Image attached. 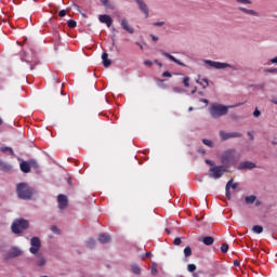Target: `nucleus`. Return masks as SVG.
Segmentation results:
<instances>
[{"instance_id": "obj_1", "label": "nucleus", "mask_w": 277, "mask_h": 277, "mask_svg": "<svg viewBox=\"0 0 277 277\" xmlns=\"http://www.w3.org/2000/svg\"><path fill=\"white\" fill-rule=\"evenodd\" d=\"M16 194L21 200H31L34 194H36V189L30 187L27 183H19L16 186Z\"/></svg>"}, {"instance_id": "obj_20", "label": "nucleus", "mask_w": 277, "mask_h": 277, "mask_svg": "<svg viewBox=\"0 0 277 277\" xmlns=\"http://www.w3.org/2000/svg\"><path fill=\"white\" fill-rule=\"evenodd\" d=\"M238 10L240 12H243V14H249L250 16H259V12L250 9H246L243 6H239Z\"/></svg>"}, {"instance_id": "obj_55", "label": "nucleus", "mask_w": 277, "mask_h": 277, "mask_svg": "<svg viewBox=\"0 0 277 277\" xmlns=\"http://www.w3.org/2000/svg\"><path fill=\"white\" fill-rule=\"evenodd\" d=\"M155 64H158L160 68L163 67V64L159 63V61H157V60L155 61Z\"/></svg>"}, {"instance_id": "obj_45", "label": "nucleus", "mask_w": 277, "mask_h": 277, "mask_svg": "<svg viewBox=\"0 0 277 277\" xmlns=\"http://www.w3.org/2000/svg\"><path fill=\"white\" fill-rule=\"evenodd\" d=\"M253 116H254L255 118H259V116H261V110L255 109V110L253 111Z\"/></svg>"}, {"instance_id": "obj_32", "label": "nucleus", "mask_w": 277, "mask_h": 277, "mask_svg": "<svg viewBox=\"0 0 277 277\" xmlns=\"http://www.w3.org/2000/svg\"><path fill=\"white\" fill-rule=\"evenodd\" d=\"M202 144H205V146H209V148H213V142L210 140L203 138Z\"/></svg>"}, {"instance_id": "obj_36", "label": "nucleus", "mask_w": 277, "mask_h": 277, "mask_svg": "<svg viewBox=\"0 0 277 277\" xmlns=\"http://www.w3.org/2000/svg\"><path fill=\"white\" fill-rule=\"evenodd\" d=\"M196 269V264H188L187 265V271L190 273H194V271Z\"/></svg>"}, {"instance_id": "obj_53", "label": "nucleus", "mask_w": 277, "mask_h": 277, "mask_svg": "<svg viewBox=\"0 0 277 277\" xmlns=\"http://www.w3.org/2000/svg\"><path fill=\"white\" fill-rule=\"evenodd\" d=\"M272 64H277V56L271 60Z\"/></svg>"}, {"instance_id": "obj_15", "label": "nucleus", "mask_w": 277, "mask_h": 277, "mask_svg": "<svg viewBox=\"0 0 277 277\" xmlns=\"http://www.w3.org/2000/svg\"><path fill=\"white\" fill-rule=\"evenodd\" d=\"M21 254H23V251H21V249L13 247L10 251H9V258L10 259H16V256H21Z\"/></svg>"}, {"instance_id": "obj_58", "label": "nucleus", "mask_w": 277, "mask_h": 277, "mask_svg": "<svg viewBox=\"0 0 277 277\" xmlns=\"http://www.w3.org/2000/svg\"><path fill=\"white\" fill-rule=\"evenodd\" d=\"M201 103H205L206 105H209V100H201Z\"/></svg>"}, {"instance_id": "obj_41", "label": "nucleus", "mask_w": 277, "mask_h": 277, "mask_svg": "<svg viewBox=\"0 0 277 277\" xmlns=\"http://www.w3.org/2000/svg\"><path fill=\"white\" fill-rule=\"evenodd\" d=\"M52 233H55L56 235H60V228H57V226H52L51 228Z\"/></svg>"}, {"instance_id": "obj_19", "label": "nucleus", "mask_w": 277, "mask_h": 277, "mask_svg": "<svg viewBox=\"0 0 277 277\" xmlns=\"http://www.w3.org/2000/svg\"><path fill=\"white\" fill-rule=\"evenodd\" d=\"M97 239L100 243H109V241H111V236L107 234H100Z\"/></svg>"}, {"instance_id": "obj_49", "label": "nucleus", "mask_w": 277, "mask_h": 277, "mask_svg": "<svg viewBox=\"0 0 277 277\" xmlns=\"http://www.w3.org/2000/svg\"><path fill=\"white\" fill-rule=\"evenodd\" d=\"M230 187H232V189H237V187H239V184H237V183H232L230 184Z\"/></svg>"}, {"instance_id": "obj_11", "label": "nucleus", "mask_w": 277, "mask_h": 277, "mask_svg": "<svg viewBox=\"0 0 277 277\" xmlns=\"http://www.w3.org/2000/svg\"><path fill=\"white\" fill-rule=\"evenodd\" d=\"M136 4L138 5V10L145 14V18H148V5H146V2L144 0H135Z\"/></svg>"}, {"instance_id": "obj_5", "label": "nucleus", "mask_w": 277, "mask_h": 277, "mask_svg": "<svg viewBox=\"0 0 277 277\" xmlns=\"http://www.w3.org/2000/svg\"><path fill=\"white\" fill-rule=\"evenodd\" d=\"M225 172H226V168L224 166L212 167L209 170V176L210 179H222Z\"/></svg>"}, {"instance_id": "obj_28", "label": "nucleus", "mask_w": 277, "mask_h": 277, "mask_svg": "<svg viewBox=\"0 0 277 277\" xmlns=\"http://www.w3.org/2000/svg\"><path fill=\"white\" fill-rule=\"evenodd\" d=\"M0 150L1 153H10V155L14 157V149H12V147H1Z\"/></svg>"}, {"instance_id": "obj_54", "label": "nucleus", "mask_w": 277, "mask_h": 277, "mask_svg": "<svg viewBox=\"0 0 277 277\" xmlns=\"http://www.w3.org/2000/svg\"><path fill=\"white\" fill-rule=\"evenodd\" d=\"M248 135H249L250 140H254V135H252V132H248Z\"/></svg>"}, {"instance_id": "obj_63", "label": "nucleus", "mask_w": 277, "mask_h": 277, "mask_svg": "<svg viewBox=\"0 0 277 277\" xmlns=\"http://www.w3.org/2000/svg\"><path fill=\"white\" fill-rule=\"evenodd\" d=\"M166 233H168V235H170V229L166 228Z\"/></svg>"}, {"instance_id": "obj_6", "label": "nucleus", "mask_w": 277, "mask_h": 277, "mask_svg": "<svg viewBox=\"0 0 277 277\" xmlns=\"http://www.w3.org/2000/svg\"><path fill=\"white\" fill-rule=\"evenodd\" d=\"M235 161V154L232 149L225 151L221 157V162L223 163L224 168H228L230 163Z\"/></svg>"}, {"instance_id": "obj_4", "label": "nucleus", "mask_w": 277, "mask_h": 277, "mask_svg": "<svg viewBox=\"0 0 277 277\" xmlns=\"http://www.w3.org/2000/svg\"><path fill=\"white\" fill-rule=\"evenodd\" d=\"M206 66H209L210 68H215L216 70H222L224 68H232V70H237L236 66H233L227 63H221V62H215L211 60H206L205 61Z\"/></svg>"}, {"instance_id": "obj_37", "label": "nucleus", "mask_w": 277, "mask_h": 277, "mask_svg": "<svg viewBox=\"0 0 277 277\" xmlns=\"http://www.w3.org/2000/svg\"><path fill=\"white\" fill-rule=\"evenodd\" d=\"M183 83L185 88H189V77H184L183 78Z\"/></svg>"}, {"instance_id": "obj_59", "label": "nucleus", "mask_w": 277, "mask_h": 277, "mask_svg": "<svg viewBox=\"0 0 277 277\" xmlns=\"http://www.w3.org/2000/svg\"><path fill=\"white\" fill-rule=\"evenodd\" d=\"M145 256L150 258V256H153V253L146 252V253H145Z\"/></svg>"}, {"instance_id": "obj_27", "label": "nucleus", "mask_w": 277, "mask_h": 277, "mask_svg": "<svg viewBox=\"0 0 277 277\" xmlns=\"http://www.w3.org/2000/svg\"><path fill=\"white\" fill-rule=\"evenodd\" d=\"M87 246L88 248H90L92 250V248H96V240L90 238L88 241H87Z\"/></svg>"}, {"instance_id": "obj_31", "label": "nucleus", "mask_w": 277, "mask_h": 277, "mask_svg": "<svg viewBox=\"0 0 277 277\" xmlns=\"http://www.w3.org/2000/svg\"><path fill=\"white\" fill-rule=\"evenodd\" d=\"M173 92H175V94H183V92H185V89L181 88V87H173Z\"/></svg>"}, {"instance_id": "obj_7", "label": "nucleus", "mask_w": 277, "mask_h": 277, "mask_svg": "<svg viewBox=\"0 0 277 277\" xmlns=\"http://www.w3.org/2000/svg\"><path fill=\"white\" fill-rule=\"evenodd\" d=\"M30 249L29 252L31 254H38V252H40V248L42 247V242L40 241L39 237H32L30 239Z\"/></svg>"}, {"instance_id": "obj_38", "label": "nucleus", "mask_w": 277, "mask_h": 277, "mask_svg": "<svg viewBox=\"0 0 277 277\" xmlns=\"http://www.w3.org/2000/svg\"><path fill=\"white\" fill-rule=\"evenodd\" d=\"M37 264L39 265V267H42L43 265L47 264V260L44 258L40 259Z\"/></svg>"}, {"instance_id": "obj_33", "label": "nucleus", "mask_w": 277, "mask_h": 277, "mask_svg": "<svg viewBox=\"0 0 277 277\" xmlns=\"http://www.w3.org/2000/svg\"><path fill=\"white\" fill-rule=\"evenodd\" d=\"M157 274H158V271H157V263H153L151 264V275L153 276H157Z\"/></svg>"}, {"instance_id": "obj_12", "label": "nucleus", "mask_w": 277, "mask_h": 277, "mask_svg": "<svg viewBox=\"0 0 277 277\" xmlns=\"http://www.w3.org/2000/svg\"><path fill=\"white\" fill-rule=\"evenodd\" d=\"M98 21L100 23H104L105 25H107V27H111V24L114 23V19H111V16L107 14L100 15Z\"/></svg>"}, {"instance_id": "obj_13", "label": "nucleus", "mask_w": 277, "mask_h": 277, "mask_svg": "<svg viewBox=\"0 0 277 277\" xmlns=\"http://www.w3.org/2000/svg\"><path fill=\"white\" fill-rule=\"evenodd\" d=\"M19 169L22 172H24V174H29V172H31V164L30 162L22 161L19 163Z\"/></svg>"}, {"instance_id": "obj_48", "label": "nucleus", "mask_w": 277, "mask_h": 277, "mask_svg": "<svg viewBox=\"0 0 277 277\" xmlns=\"http://www.w3.org/2000/svg\"><path fill=\"white\" fill-rule=\"evenodd\" d=\"M144 66H153V62L151 61H145Z\"/></svg>"}, {"instance_id": "obj_29", "label": "nucleus", "mask_w": 277, "mask_h": 277, "mask_svg": "<svg viewBox=\"0 0 277 277\" xmlns=\"http://www.w3.org/2000/svg\"><path fill=\"white\" fill-rule=\"evenodd\" d=\"M132 272H133V274H136L137 276H140L142 274V269L136 264L132 265Z\"/></svg>"}, {"instance_id": "obj_24", "label": "nucleus", "mask_w": 277, "mask_h": 277, "mask_svg": "<svg viewBox=\"0 0 277 277\" xmlns=\"http://www.w3.org/2000/svg\"><path fill=\"white\" fill-rule=\"evenodd\" d=\"M102 5L106 8V10H114V5L109 2V0H100Z\"/></svg>"}, {"instance_id": "obj_26", "label": "nucleus", "mask_w": 277, "mask_h": 277, "mask_svg": "<svg viewBox=\"0 0 277 277\" xmlns=\"http://www.w3.org/2000/svg\"><path fill=\"white\" fill-rule=\"evenodd\" d=\"M252 230H253V233H256V235H261V233H263V226H261V225H254V226L252 227Z\"/></svg>"}, {"instance_id": "obj_42", "label": "nucleus", "mask_w": 277, "mask_h": 277, "mask_svg": "<svg viewBox=\"0 0 277 277\" xmlns=\"http://www.w3.org/2000/svg\"><path fill=\"white\" fill-rule=\"evenodd\" d=\"M173 243H174V246H181V243H182L181 238L180 237L175 238Z\"/></svg>"}, {"instance_id": "obj_21", "label": "nucleus", "mask_w": 277, "mask_h": 277, "mask_svg": "<svg viewBox=\"0 0 277 277\" xmlns=\"http://www.w3.org/2000/svg\"><path fill=\"white\" fill-rule=\"evenodd\" d=\"M245 202L247 205H254V202H256V196L255 195H250V196H247L245 198Z\"/></svg>"}, {"instance_id": "obj_64", "label": "nucleus", "mask_w": 277, "mask_h": 277, "mask_svg": "<svg viewBox=\"0 0 277 277\" xmlns=\"http://www.w3.org/2000/svg\"><path fill=\"white\" fill-rule=\"evenodd\" d=\"M1 124H3V119H1V117H0V126H1Z\"/></svg>"}, {"instance_id": "obj_25", "label": "nucleus", "mask_w": 277, "mask_h": 277, "mask_svg": "<svg viewBox=\"0 0 277 277\" xmlns=\"http://www.w3.org/2000/svg\"><path fill=\"white\" fill-rule=\"evenodd\" d=\"M2 172H12V166L8 164L5 162H2V166L0 167Z\"/></svg>"}, {"instance_id": "obj_22", "label": "nucleus", "mask_w": 277, "mask_h": 277, "mask_svg": "<svg viewBox=\"0 0 277 277\" xmlns=\"http://www.w3.org/2000/svg\"><path fill=\"white\" fill-rule=\"evenodd\" d=\"M197 83H199V85H202L203 90H207V88H209V79L207 78H202L201 80H197Z\"/></svg>"}, {"instance_id": "obj_60", "label": "nucleus", "mask_w": 277, "mask_h": 277, "mask_svg": "<svg viewBox=\"0 0 277 277\" xmlns=\"http://www.w3.org/2000/svg\"><path fill=\"white\" fill-rule=\"evenodd\" d=\"M53 83H60V80L57 78H53Z\"/></svg>"}, {"instance_id": "obj_52", "label": "nucleus", "mask_w": 277, "mask_h": 277, "mask_svg": "<svg viewBox=\"0 0 277 277\" xmlns=\"http://www.w3.org/2000/svg\"><path fill=\"white\" fill-rule=\"evenodd\" d=\"M254 202H255V207H261V200H256V199H255Z\"/></svg>"}, {"instance_id": "obj_43", "label": "nucleus", "mask_w": 277, "mask_h": 277, "mask_svg": "<svg viewBox=\"0 0 277 277\" xmlns=\"http://www.w3.org/2000/svg\"><path fill=\"white\" fill-rule=\"evenodd\" d=\"M265 72L276 74L277 72V68L265 69Z\"/></svg>"}, {"instance_id": "obj_61", "label": "nucleus", "mask_w": 277, "mask_h": 277, "mask_svg": "<svg viewBox=\"0 0 277 277\" xmlns=\"http://www.w3.org/2000/svg\"><path fill=\"white\" fill-rule=\"evenodd\" d=\"M272 103H273L274 105H277V97L274 98V100H272Z\"/></svg>"}, {"instance_id": "obj_23", "label": "nucleus", "mask_w": 277, "mask_h": 277, "mask_svg": "<svg viewBox=\"0 0 277 277\" xmlns=\"http://www.w3.org/2000/svg\"><path fill=\"white\" fill-rule=\"evenodd\" d=\"M233 183V180H229L225 186V196L227 200H230V184Z\"/></svg>"}, {"instance_id": "obj_16", "label": "nucleus", "mask_w": 277, "mask_h": 277, "mask_svg": "<svg viewBox=\"0 0 277 277\" xmlns=\"http://www.w3.org/2000/svg\"><path fill=\"white\" fill-rule=\"evenodd\" d=\"M199 241H201V243H205V246H213L215 239L211 236H206L199 238Z\"/></svg>"}, {"instance_id": "obj_10", "label": "nucleus", "mask_w": 277, "mask_h": 277, "mask_svg": "<svg viewBox=\"0 0 277 277\" xmlns=\"http://www.w3.org/2000/svg\"><path fill=\"white\" fill-rule=\"evenodd\" d=\"M254 168H256V163L252 162V161H243L240 162L238 166V170H254Z\"/></svg>"}, {"instance_id": "obj_57", "label": "nucleus", "mask_w": 277, "mask_h": 277, "mask_svg": "<svg viewBox=\"0 0 277 277\" xmlns=\"http://www.w3.org/2000/svg\"><path fill=\"white\" fill-rule=\"evenodd\" d=\"M206 163H207L208 166H213V162H212L211 160H206Z\"/></svg>"}, {"instance_id": "obj_50", "label": "nucleus", "mask_w": 277, "mask_h": 277, "mask_svg": "<svg viewBox=\"0 0 277 277\" xmlns=\"http://www.w3.org/2000/svg\"><path fill=\"white\" fill-rule=\"evenodd\" d=\"M151 40H154V42H157V40H159V37L155 36V35H150Z\"/></svg>"}, {"instance_id": "obj_56", "label": "nucleus", "mask_w": 277, "mask_h": 277, "mask_svg": "<svg viewBox=\"0 0 277 277\" xmlns=\"http://www.w3.org/2000/svg\"><path fill=\"white\" fill-rule=\"evenodd\" d=\"M67 183H68V185H72V179L68 177Z\"/></svg>"}, {"instance_id": "obj_3", "label": "nucleus", "mask_w": 277, "mask_h": 277, "mask_svg": "<svg viewBox=\"0 0 277 277\" xmlns=\"http://www.w3.org/2000/svg\"><path fill=\"white\" fill-rule=\"evenodd\" d=\"M27 228H29V221L25 219H16L11 225V230L14 235H21Z\"/></svg>"}, {"instance_id": "obj_30", "label": "nucleus", "mask_w": 277, "mask_h": 277, "mask_svg": "<svg viewBox=\"0 0 277 277\" xmlns=\"http://www.w3.org/2000/svg\"><path fill=\"white\" fill-rule=\"evenodd\" d=\"M67 26L69 29H75V27H77V22L75 19H69L67 21Z\"/></svg>"}, {"instance_id": "obj_39", "label": "nucleus", "mask_w": 277, "mask_h": 277, "mask_svg": "<svg viewBox=\"0 0 277 277\" xmlns=\"http://www.w3.org/2000/svg\"><path fill=\"white\" fill-rule=\"evenodd\" d=\"M237 3H243L245 5H250L252 3V1L250 0H236Z\"/></svg>"}, {"instance_id": "obj_14", "label": "nucleus", "mask_w": 277, "mask_h": 277, "mask_svg": "<svg viewBox=\"0 0 277 277\" xmlns=\"http://www.w3.org/2000/svg\"><path fill=\"white\" fill-rule=\"evenodd\" d=\"M121 27L122 29H124L126 31H128V34H134L135 29H133V27H131V25H129V21L127 19H121Z\"/></svg>"}, {"instance_id": "obj_47", "label": "nucleus", "mask_w": 277, "mask_h": 277, "mask_svg": "<svg viewBox=\"0 0 277 277\" xmlns=\"http://www.w3.org/2000/svg\"><path fill=\"white\" fill-rule=\"evenodd\" d=\"M162 77H172V74L170 71H163Z\"/></svg>"}, {"instance_id": "obj_2", "label": "nucleus", "mask_w": 277, "mask_h": 277, "mask_svg": "<svg viewBox=\"0 0 277 277\" xmlns=\"http://www.w3.org/2000/svg\"><path fill=\"white\" fill-rule=\"evenodd\" d=\"M233 106H225L222 104H212L210 106V115L213 118H222V116H226L228 114V109Z\"/></svg>"}, {"instance_id": "obj_8", "label": "nucleus", "mask_w": 277, "mask_h": 277, "mask_svg": "<svg viewBox=\"0 0 277 277\" xmlns=\"http://www.w3.org/2000/svg\"><path fill=\"white\" fill-rule=\"evenodd\" d=\"M220 137L226 142V140H230V137H243V134L242 133H238V132H230V133H227L225 132L224 130H221L220 131Z\"/></svg>"}, {"instance_id": "obj_40", "label": "nucleus", "mask_w": 277, "mask_h": 277, "mask_svg": "<svg viewBox=\"0 0 277 277\" xmlns=\"http://www.w3.org/2000/svg\"><path fill=\"white\" fill-rule=\"evenodd\" d=\"M66 14H67V11H66V10H61V11L58 12V16H60L61 18H64V16H66Z\"/></svg>"}, {"instance_id": "obj_18", "label": "nucleus", "mask_w": 277, "mask_h": 277, "mask_svg": "<svg viewBox=\"0 0 277 277\" xmlns=\"http://www.w3.org/2000/svg\"><path fill=\"white\" fill-rule=\"evenodd\" d=\"M108 57H109V54H107V52H104L102 54L103 66L105 68H109V66H111V61Z\"/></svg>"}, {"instance_id": "obj_35", "label": "nucleus", "mask_w": 277, "mask_h": 277, "mask_svg": "<svg viewBox=\"0 0 277 277\" xmlns=\"http://www.w3.org/2000/svg\"><path fill=\"white\" fill-rule=\"evenodd\" d=\"M221 252H222L223 254H226V253L228 252V243H223V245L221 246Z\"/></svg>"}, {"instance_id": "obj_46", "label": "nucleus", "mask_w": 277, "mask_h": 277, "mask_svg": "<svg viewBox=\"0 0 277 277\" xmlns=\"http://www.w3.org/2000/svg\"><path fill=\"white\" fill-rule=\"evenodd\" d=\"M29 163L30 167L32 166V168H38V162H36L35 160H31Z\"/></svg>"}, {"instance_id": "obj_34", "label": "nucleus", "mask_w": 277, "mask_h": 277, "mask_svg": "<svg viewBox=\"0 0 277 277\" xmlns=\"http://www.w3.org/2000/svg\"><path fill=\"white\" fill-rule=\"evenodd\" d=\"M184 256H192V247H186L184 249Z\"/></svg>"}, {"instance_id": "obj_44", "label": "nucleus", "mask_w": 277, "mask_h": 277, "mask_svg": "<svg viewBox=\"0 0 277 277\" xmlns=\"http://www.w3.org/2000/svg\"><path fill=\"white\" fill-rule=\"evenodd\" d=\"M163 25H166L164 22H157V23H154V26H155V27H163Z\"/></svg>"}, {"instance_id": "obj_62", "label": "nucleus", "mask_w": 277, "mask_h": 277, "mask_svg": "<svg viewBox=\"0 0 277 277\" xmlns=\"http://www.w3.org/2000/svg\"><path fill=\"white\" fill-rule=\"evenodd\" d=\"M193 277H199L198 273H194Z\"/></svg>"}, {"instance_id": "obj_17", "label": "nucleus", "mask_w": 277, "mask_h": 277, "mask_svg": "<svg viewBox=\"0 0 277 277\" xmlns=\"http://www.w3.org/2000/svg\"><path fill=\"white\" fill-rule=\"evenodd\" d=\"M161 54H162L164 57H168V60H170L171 62H174V64H177L179 66H185V65L183 64V62L176 60V57H174V56L171 55L170 53L161 52Z\"/></svg>"}, {"instance_id": "obj_51", "label": "nucleus", "mask_w": 277, "mask_h": 277, "mask_svg": "<svg viewBox=\"0 0 277 277\" xmlns=\"http://www.w3.org/2000/svg\"><path fill=\"white\" fill-rule=\"evenodd\" d=\"M234 265H235L236 267H239V265H241V262L235 260V261H234Z\"/></svg>"}, {"instance_id": "obj_9", "label": "nucleus", "mask_w": 277, "mask_h": 277, "mask_svg": "<svg viewBox=\"0 0 277 277\" xmlns=\"http://www.w3.org/2000/svg\"><path fill=\"white\" fill-rule=\"evenodd\" d=\"M57 202L58 209H61V211H64V209L68 207V197L66 195L61 194L57 196Z\"/></svg>"}]
</instances>
